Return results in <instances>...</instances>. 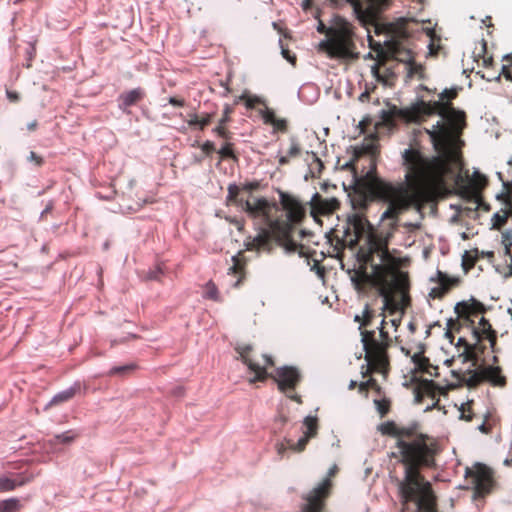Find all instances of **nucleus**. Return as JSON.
<instances>
[{
    "mask_svg": "<svg viewBox=\"0 0 512 512\" xmlns=\"http://www.w3.org/2000/svg\"><path fill=\"white\" fill-rule=\"evenodd\" d=\"M369 170L363 176L377 190L380 198L393 207V214L398 220L399 215L418 204L425 197V186L437 185L445 181L451 172L448 160L435 158L430 161L419 150L412 147L402 152V164L406 170L404 181L392 183L375 175L376 165L371 159Z\"/></svg>",
    "mask_w": 512,
    "mask_h": 512,
    "instance_id": "1",
    "label": "nucleus"
},
{
    "mask_svg": "<svg viewBox=\"0 0 512 512\" xmlns=\"http://www.w3.org/2000/svg\"><path fill=\"white\" fill-rule=\"evenodd\" d=\"M457 94V88L444 89L439 94L438 100L426 101L423 98H418L411 104L410 110L418 118L432 115L440 117L431 129H426V132L441 158L460 166L462 156L454 146L457 135L466 126V115L464 111L455 108L451 103Z\"/></svg>",
    "mask_w": 512,
    "mask_h": 512,
    "instance_id": "2",
    "label": "nucleus"
},
{
    "mask_svg": "<svg viewBox=\"0 0 512 512\" xmlns=\"http://www.w3.org/2000/svg\"><path fill=\"white\" fill-rule=\"evenodd\" d=\"M418 424L410 427H400L397 446L404 464V479L399 481V495L404 506L412 504L413 512H436L434 509L435 496L429 481L419 473L422 464V446L418 442H408L403 438L416 435Z\"/></svg>",
    "mask_w": 512,
    "mask_h": 512,
    "instance_id": "3",
    "label": "nucleus"
},
{
    "mask_svg": "<svg viewBox=\"0 0 512 512\" xmlns=\"http://www.w3.org/2000/svg\"><path fill=\"white\" fill-rule=\"evenodd\" d=\"M350 222L358 229H364L367 227L368 235L366 237L365 245L369 246V252L372 254H381V261L386 259L389 253V242L398 228V220H392V222L387 225L388 230L385 233L381 232L380 234L374 232L372 224L362 215H353L350 218Z\"/></svg>",
    "mask_w": 512,
    "mask_h": 512,
    "instance_id": "4",
    "label": "nucleus"
},
{
    "mask_svg": "<svg viewBox=\"0 0 512 512\" xmlns=\"http://www.w3.org/2000/svg\"><path fill=\"white\" fill-rule=\"evenodd\" d=\"M240 191L241 188L237 184H229L227 199L235 202L250 217L261 218L267 221L269 219L270 212V204L268 200L264 197H260L256 198L254 202H251L249 199L239 197Z\"/></svg>",
    "mask_w": 512,
    "mask_h": 512,
    "instance_id": "5",
    "label": "nucleus"
},
{
    "mask_svg": "<svg viewBox=\"0 0 512 512\" xmlns=\"http://www.w3.org/2000/svg\"><path fill=\"white\" fill-rule=\"evenodd\" d=\"M338 471V467L333 465L327 477L319 483L307 496L302 505L301 512H322L324 507V499L328 496L332 482L330 477L334 476Z\"/></svg>",
    "mask_w": 512,
    "mask_h": 512,
    "instance_id": "6",
    "label": "nucleus"
},
{
    "mask_svg": "<svg viewBox=\"0 0 512 512\" xmlns=\"http://www.w3.org/2000/svg\"><path fill=\"white\" fill-rule=\"evenodd\" d=\"M466 477H471L474 484L473 499H483L488 495L494 486L491 471L482 464H477L475 469L466 468Z\"/></svg>",
    "mask_w": 512,
    "mask_h": 512,
    "instance_id": "7",
    "label": "nucleus"
},
{
    "mask_svg": "<svg viewBox=\"0 0 512 512\" xmlns=\"http://www.w3.org/2000/svg\"><path fill=\"white\" fill-rule=\"evenodd\" d=\"M301 429L303 430V435L298 439L297 442H294L292 439L285 437L284 440L286 444L283 442L277 444V450L280 455L283 454L287 448L297 452L303 451L308 441L317 433V418L313 416L305 417Z\"/></svg>",
    "mask_w": 512,
    "mask_h": 512,
    "instance_id": "8",
    "label": "nucleus"
},
{
    "mask_svg": "<svg viewBox=\"0 0 512 512\" xmlns=\"http://www.w3.org/2000/svg\"><path fill=\"white\" fill-rule=\"evenodd\" d=\"M334 48L337 56L357 58L358 54L354 53V33L349 24L345 23L337 32L334 39Z\"/></svg>",
    "mask_w": 512,
    "mask_h": 512,
    "instance_id": "9",
    "label": "nucleus"
},
{
    "mask_svg": "<svg viewBox=\"0 0 512 512\" xmlns=\"http://www.w3.org/2000/svg\"><path fill=\"white\" fill-rule=\"evenodd\" d=\"M237 350H239V353L242 357L244 364H246L248 366L250 371L255 373L254 381L255 380H259V381L264 380L267 376V372H266L267 367L274 366V361H273L272 356H270L268 354H263L262 357L265 361V364H264V366H261L259 363L254 362L253 360H251L250 358H248L246 356V353L251 350L250 345H246L243 348H237Z\"/></svg>",
    "mask_w": 512,
    "mask_h": 512,
    "instance_id": "10",
    "label": "nucleus"
},
{
    "mask_svg": "<svg viewBox=\"0 0 512 512\" xmlns=\"http://www.w3.org/2000/svg\"><path fill=\"white\" fill-rule=\"evenodd\" d=\"M301 379V375L295 367L283 366L276 371V381L280 390H294Z\"/></svg>",
    "mask_w": 512,
    "mask_h": 512,
    "instance_id": "11",
    "label": "nucleus"
},
{
    "mask_svg": "<svg viewBox=\"0 0 512 512\" xmlns=\"http://www.w3.org/2000/svg\"><path fill=\"white\" fill-rule=\"evenodd\" d=\"M431 281L438 283L436 287H433L429 292V297L433 299L443 298L451 289L453 285L457 284V280L451 278L448 274L437 270L436 277H431Z\"/></svg>",
    "mask_w": 512,
    "mask_h": 512,
    "instance_id": "12",
    "label": "nucleus"
},
{
    "mask_svg": "<svg viewBox=\"0 0 512 512\" xmlns=\"http://www.w3.org/2000/svg\"><path fill=\"white\" fill-rule=\"evenodd\" d=\"M146 96L145 90L141 87L134 88L129 91L122 92L117 99L118 108L124 114H131L129 108L142 101Z\"/></svg>",
    "mask_w": 512,
    "mask_h": 512,
    "instance_id": "13",
    "label": "nucleus"
},
{
    "mask_svg": "<svg viewBox=\"0 0 512 512\" xmlns=\"http://www.w3.org/2000/svg\"><path fill=\"white\" fill-rule=\"evenodd\" d=\"M32 476L16 474L12 477L0 476V491H12L16 487L23 486L30 482Z\"/></svg>",
    "mask_w": 512,
    "mask_h": 512,
    "instance_id": "14",
    "label": "nucleus"
},
{
    "mask_svg": "<svg viewBox=\"0 0 512 512\" xmlns=\"http://www.w3.org/2000/svg\"><path fill=\"white\" fill-rule=\"evenodd\" d=\"M479 326L480 329L475 327L472 329L473 336L476 338L477 341H479L482 336H486L491 342V345L493 346L497 338V333L492 328L489 320L486 319L485 317H481L479 321Z\"/></svg>",
    "mask_w": 512,
    "mask_h": 512,
    "instance_id": "15",
    "label": "nucleus"
},
{
    "mask_svg": "<svg viewBox=\"0 0 512 512\" xmlns=\"http://www.w3.org/2000/svg\"><path fill=\"white\" fill-rule=\"evenodd\" d=\"M485 379L494 386L503 387L506 385V378L498 367L488 366L484 371Z\"/></svg>",
    "mask_w": 512,
    "mask_h": 512,
    "instance_id": "16",
    "label": "nucleus"
},
{
    "mask_svg": "<svg viewBox=\"0 0 512 512\" xmlns=\"http://www.w3.org/2000/svg\"><path fill=\"white\" fill-rule=\"evenodd\" d=\"M80 390V384L78 382L74 383V385L69 388L58 392L50 401V404H58L62 402H66L74 397V395Z\"/></svg>",
    "mask_w": 512,
    "mask_h": 512,
    "instance_id": "17",
    "label": "nucleus"
},
{
    "mask_svg": "<svg viewBox=\"0 0 512 512\" xmlns=\"http://www.w3.org/2000/svg\"><path fill=\"white\" fill-rule=\"evenodd\" d=\"M372 72L377 81L383 83L384 85H392L397 76V73L391 67H386L383 73H381L376 68H373Z\"/></svg>",
    "mask_w": 512,
    "mask_h": 512,
    "instance_id": "18",
    "label": "nucleus"
},
{
    "mask_svg": "<svg viewBox=\"0 0 512 512\" xmlns=\"http://www.w3.org/2000/svg\"><path fill=\"white\" fill-rule=\"evenodd\" d=\"M361 334V343L363 345V349L366 352L365 359L367 361V365L370 363V356H369V341H372L375 345H378V342L375 338V331L374 330H363L361 328L360 330Z\"/></svg>",
    "mask_w": 512,
    "mask_h": 512,
    "instance_id": "19",
    "label": "nucleus"
},
{
    "mask_svg": "<svg viewBox=\"0 0 512 512\" xmlns=\"http://www.w3.org/2000/svg\"><path fill=\"white\" fill-rule=\"evenodd\" d=\"M367 262L371 264L372 273L374 275H380L383 271V265L382 263L385 261H381V254L379 253H370L369 252V246H367Z\"/></svg>",
    "mask_w": 512,
    "mask_h": 512,
    "instance_id": "20",
    "label": "nucleus"
},
{
    "mask_svg": "<svg viewBox=\"0 0 512 512\" xmlns=\"http://www.w3.org/2000/svg\"><path fill=\"white\" fill-rule=\"evenodd\" d=\"M77 437H78V434L74 430H67L65 432L55 434L53 436V439L51 440V443L54 445H56V444L69 445Z\"/></svg>",
    "mask_w": 512,
    "mask_h": 512,
    "instance_id": "21",
    "label": "nucleus"
},
{
    "mask_svg": "<svg viewBox=\"0 0 512 512\" xmlns=\"http://www.w3.org/2000/svg\"><path fill=\"white\" fill-rule=\"evenodd\" d=\"M137 368L135 363H128L124 365L113 366L107 373L108 376L124 377L132 373Z\"/></svg>",
    "mask_w": 512,
    "mask_h": 512,
    "instance_id": "22",
    "label": "nucleus"
},
{
    "mask_svg": "<svg viewBox=\"0 0 512 512\" xmlns=\"http://www.w3.org/2000/svg\"><path fill=\"white\" fill-rule=\"evenodd\" d=\"M339 207L340 201L335 197H331L328 199H323V202L318 212L321 214H330L337 210Z\"/></svg>",
    "mask_w": 512,
    "mask_h": 512,
    "instance_id": "23",
    "label": "nucleus"
},
{
    "mask_svg": "<svg viewBox=\"0 0 512 512\" xmlns=\"http://www.w3.org/2000/svg\"><path fill=\"white\" fill-rule=\"evenodd\" d=\"M425 346L419 344V351L411 356V360L418 369H422L424 365H429V359L424 356Z\"/></svg>",
    "mask_w": 512,
    "mask_h": 512,
    "instance_id": "24",
    "label": "nucleus"
},
{
    "mask_svg": "<svg viewBox=\"0 0 512 512\" xmlns=\"http://www.w3.org/2000/svg\"><path fill=\"white\" fill-rule=\"evenodd\" d=\"M287 210L289 213V217L296 218L304 214V207L302 204L295 198H291L289 203H287Z\"/></svg>",
    "mask_w": 512,
    "mask_h": 512,
    "instance_id": "25",
    "label": "nucleus"
},
{
    "mask_svg": "<svg viewBox=\"0 0 512 512\" xmlns=\"http://www.w3.org/2000/svg\"><path fill=\"white\" fill-rule=\"evenodd\" d=\"M21 507L17 498H10L0 502V512H17Z\"/></svg>",
    "mask_w": 512,
    "mask_h": 512,
    "instance_id": "26",
    "label": "nucleus"
},
{
    "mask_svg": "<svg viewBox=\"0 0 512 512\" xmlns=\"http://www.w3.org/2000/svg\"><path fill=\"white\" fill-rule=\"evenodd\" d=\"M378 430L383 435H391L398 438L400 433V427H398L394 422L388 421L385 423H382L378 426Z\"/></svg>",
    "mask_w": 512,
    "mask_h": 512,
    "instance_id": "27",
    "label": "nucleus"
},
{
    "mask_svg": "<svg viewBox=\"0 0 512 512\" xmlns=\"http://www.w3.org/2000/svg\"><path fill=\"white\" fill-rule=\"evenodd\" d=\"M204 297L210 300L218 301V289L216 285L209 281L205 286Z\"/></svg>",
    "mask_w": 512,
    "mask_h": 512,
    "instance_id": "28",
    "label": "nucleus"
},
{
    "mask_svg": "<svg viewBox=\"0 0 512 512\" xmlns=\"http://www.w3.org/2000/svg\"><path fill=\"white\" fill-rule=\"evenodd\" d=\"M502 243L505 248V255H511V248H512V230L508 229L505 232L502 233Z\"/></svg>",
    "mask_w": 512,
    "mask_h": 512,
    "instance_id": "29",
    "label": "nucleus"
},
{
    "mask_svg": "<svg viewBox=\"0 0 512 512\" xmlns=\"http://www.w3.org/2000/svg\"><path fill=\"white\" fill-rule=\"evenodd\" d=\"M373 317H374V311L370 308V305L368 303H366L364 306V310H363V322L359 326V330H361V328L363 326L371 325Z\"/></svg>",
    "mask_w": 512,
    "mask_h": 512,
    "instance_id": "30",
    "label": "nucleus"
},
{
    "mask_svg": "<svg viewBox=\"0 0 512 512\" xmlns=\"http://www.w3.org/2000/svg\"><path fill=\"white\" fill-rule=\"evenodd\" d=\"M319 50L327 52L331 56H336L335 48H334V40L331 41L330 39H323L319 43Z\"/></svg>",
    "mask_w": 512,
    "mask_h": 512,
    "instance_id": "31",
    "label": "nucleus"
},
{
    "mask_svg": "<svg viewBox=\"0 0 512 512\" xmlns=\"http://www.w3.org/2000/svg\"><path fill=\"white\" fill-rule=\"evenodd\" d=\"M473 181L475 182V185L479 189L486 187L488 184V178L484 174H482L479 170H475L473 172Z\"/></svg>",
    "mask_w": 512,
    "mask_h": 512,
    "instance_id": "32",
    "label": "nucleus"
},
{
    "mask_svg": "<svg viewBox=\"0 0 512 512\" xmlns=\"http://www.w3.org/2000/svg\"><path fill=\"white\" fill-rule=\"evenodd\" d=\"M222 158H234V151L231 143H225L218 151Z\"/></svg>",
    "mask_w": 512,
    "mask_h": 512,
    "instance_id": "33",
    "label": "nucleus"
},
{
    "mask_svg": "<svg viewBox=\"0 0 512 512\" xmlns=\"http://www.w3.org/2000/svg\"><path fill=\"white\" fill-rule=\"evenodd\" d=\"M323 197L319 193H314L309 201V204L311 206V209L313 211H319L321 204L323 202Z\"/></svg>",
    "mask_w": 512,
    "mask_h": 512,
    "instance_id": "34",
    "label": "nucleus"
},
{
    "mask_svg": "<svg viewBox=\"0 0 512 512\" xmlns=\"http://www.w3.org/2000/svg\"><path fill=\"white\" fill-rule=\"evenodd\" d=\"M279 45L281 47V54L283 58H285L292 65H295L296 56L294 54H291V52L288 49L284 48L282 39H279Z\"/></svg>",
    "mask_w": 512,
    "mask_h": 512,
    "instance_id": "35",
    "label": "nucleus"
},
{
    "mask_svg": "<svg viewBox=\"0 0 512 512\" xmlns=\"http://www.w3.org/2000/svg\"><path fill=\"white\" fill-rule=\"evenodd\" d=\"M469 374H470V376L467 381V385L473 386V387L477 386L482 380L480 373L476 370H471V371H469Z\"/></svg>",
    "mask_w": 512,
    "mask_h": 512,
    "instance_id": "36",
    "label": "nucleus"
},
{
    "mask_svg": "<svg viewBox=\"0 0 512 512\" xmlns=\"http://www.w3.org/2000/svg\"><path fill=\"white\" fill-rule=\"evenodd\" d=\"M404 69L407 71V77H413L414 75L422 71V67L417 64H404Z\"/></svg>",
    "mask_w": 512,
    "mask_h": 512,
    "instance_id": "37",
    "label": "nucleus"
},
{
    "mask_svg": "<svg viewBox=\"0 0 512 512\" xmlns=\"http://www.w3.org/2000/svg\"><path fill=\"white\" fill-rule=\"evenodd\" d=\"M493 221V228H499L500 226H503L507 222V214L500 215L499 212L495 213L492 217Z\"/></svg>",
    "mask_w": 512,
    "mask_h": 512,
    "instance_id": "38",
    "label": "nucleus"
},
{
    "mask_svg": "<svg viewBox=\"0 0 512 512\" xmlns=\"http://www.w3.org/2000/svg\"><path fill=\"white\" fill-rule=\"evenodd\" d=\"M291 141V146L287 152V156L290 158V157H296L299 155L300 153V147H299V144L296 140V138L292 137L290 139Z\"/></svg>",
    "mask_w": 512,
    "mask_h": 512,
    "instance_id": "39",
    "label": "nucleus"
},
{
    "mask_svg": "<svg viewBox=\"0 0 512 512\" xmlns=\"http://www.w3.org/2000/svg\"><path fill=\"white\" fill-rule=\"evenodd\" d=\"M355 10L361 9L364 5H371L378 0H346Z\"/></svg>",
    "mask_w": 512,
    "mask_h": 512,
    "instance_id": "40",
    "label": "nucleus"
},
{
    "mask_svg": "<svg viewBox=\"0 0 512 512\" xmlns=\"http://www.w3.org/2000/svg\"><path fill=\"white\" fill-rule=\"evenodd\" d=\"M378 296L383 299V307L382 310H386L389 305V294L388 291L384 287L377 288Z\"/></svg>",
    "mask_w": 512,
    "mask_h": 512,
    "instance_id": "41",
    "label": "nucleus"
},
{
    "mask_svg": "<svg viewBox=\"0 0 512 512\" xmlns=\"http://www.w3.org/2000/svg\"><path fill=\"white\" fill-rule=\"evenodd\" d=\"M386 324L385 317L381 320L380 326L378 327L379 335L384 343H388L390 341V337L388 332L384 329V325Z\"/></svg>",
    "mask_w": 512,
    "mask_h": 512,
    "instance_id": "42",
    "label": "nucleus"
},
{
    "mask_svg": "<svg viewBox=\"0 0 512 512\" xmlns=\"http://www.w3.org/2000/svg\"><path fill=\"white\" fill-rule=\"evenodd\" d=\"M167 103L172 105L173 107H184L186 104V102L183 98H178L175 96L168 97Z\"/></svg>",
    "mask_w": 512,
    "mask_h": 512,
    "instance_id": "43",
    "label": "nucleus"
},
{
    "mask_svg": "<svg viewBox=\"0 0 512 512\" xmlns=\"http://www.w3.org/2000/svg\"><path fill=\"white\" fill-rule=\"evenodd\" d=\"M162 275H163L162 269L160 267H157V268L149 271L147 278L149 280L158 281V280H160Z\"/></svg>",
    "mask_w": 512,
    "mask_h": 512,
    "instance_id": "44",
    "label": "nucleus"
},
{
    "mask_svg": "<svg viewBox=\"0 0 512 512\" xmlns=\"http://www.w3.org/2000/svg\"><path fill=\"white\" fill-rule=\"evenodd\" d=\"M190 118L185 120L187 125L192 128H199L200 129V119L197 116V114H190Z\"/></svg>",
    "mask_w": 512,
    "mask_h": 512,
    "instance_id": "45",
    "label": "nucleus"
},
{
    "mask_svg": "<svg viewBox=\"0 0 512 512\" xmlns=\"http://www.w3.org/2000/svg\"><path fill=\"white\" fill-rule=\"evenodd\" d=\"M201 150L206 154V155H210L211 153H213L215 151V145L213 142L211 141H205L202 146H201Z\"/></svg>",
    "mask_w": 512,
    "mask_h": 512,
    "instance_id": "46",
    "label": "nucleus"
},
{
    "mask_svg": "<svg viewBox=\"0 0 512 512\" xmlns=\"http://www.w3.org/2000/svg\"><path fill=\"white\" fill-rule=\"evenodd\" d=\"M504 76L507 80L512 81V73L508 70V67L506 65H502L501 73L495 76V80L499 81L501 76Z\"/></svg>",
    "mask_w": 512,
    "mask_h": 512,
    "instance_id": "47",
    "label": "nucleus"
},
{
    "mask_svg": "<svg viewBox=\"0 0 512 512\" xmlns=\"http://www.w3.org/2000/svg\"><path fill=\"white\" fill-rule=\"evenodd\" d=\"M28 161H33L37 167H40L44 163V159L37 155L34 151H31L28 156Z\"/></svg>",
    "mask_w": 512,
    "mask_h": 512,
    "instance_id": "48",
    "label": "nucleus"
},
{
    "mask_svg": "<svg viewBox=\"0 0 512 512\" xmlns=\"http://www.w3.org/2000/svg\"><path fill=\"white\" fill-rule=\"evenodd\" d=\"M264 231L258 233V235L254 238V242L255 244L257 245L258 248H262V247H265L266 246V238H265V235H264Z\"/></svg>",
    "mask_w": 512,
    "mask_h": 512,
    "instance_id": "49",
    "label": "nucleus"
},
{
    "mask_svg": "<svg viewBox=\"0 0 512 512\" xmlns=\"http://www.w3.org/2000/svg\"><path fill=\"white\" fill-rule=\"evenodd\" d=\"M375 88V86H373L372 88H369L368 85L366 84V89L364 92H362L359 97H358V100L362 103H366L370 100V93H371V90H373Z\"/></svg>",
    "mask_w": 512,
    "mask_h": 512,
    "instance_id": "50",
    "label": "nucleus"
},
{
    "mask_svg": "<svg viewBox=\"0 0 512 512\" xmlns=\"http://www.w3.org/2000/svg\"><path fill=\"white\" fill-rule=\"evenodd\" d=\"M393 209H394L393 207H390L388 205V208L382 213L380 220L381 221L388 220V219L396 220V216H394V214H393Z\"/></svg>",
    "mask_w": 512,
    "mask_h": 512,
    "instance_id": "51",
    "label": "nucleus"
},
{
    "mask_svg": "<svg viewBox=\"0 0 512 512\" xmlns=\"http://www.w3.org/2000/svg\"><path fill=\"white\" fill-rule=\"evenodd\" d=\"M272 125L275 129L282 132L286 131L287 129V121L285 119H276Z\"/></svg>",
    "mask_w": 512,
    "mask_h": 512,
    "instance_id": "52",
    "label": "nucleus"
},
{
    "mask_svg": "<svg viewBox=\"0 0 512 512\" xmlns=\"http://www.w3.org/2000/svg\"><path fill=\"white\" fill-rule=\"evenodd\" d=\"M454 323V320L452 318L447 320V330L444 334L445 338L449 340L450 343H453L454 335L451 331V325Z\"/></svg>",
    "mask_w": 512,
    "mask_h": 512,
    "instance_id": "53",
    "label": "nucleus"
},
{
    "mask_svg": "<svg viewBox=\"0 0 512 512\" xmlns=\"http://www.w3.org/2000/svg\"><path fill=\"white\" fill-rule=\"evenodd\" d=\"M403 227L408 231V232H414L416 230H419L421 228V223L420 222H416V223H413V222H405L403 224Z\"/></svg>",
    "mask_w": 512,
    "mask_h": 512,
    "instance_id": "54",
    "label": "nucleus"
},
{
    "mask_svg": "<svg viewBox=\"0 0 512 512\" xmlns=\"http://www.w3.org/2000/svg\"><path fill=\"white\" fill-rule=\"evenodd\" d=\"M263 119L265 121V123H268V124H273V122L277 119L274 112L271 111V110H267L264 114H263Z\"/></svg>",
    "mask_w": 512,
    "mask_h": 512,
    "instance_id": "55",
    "label": "nucleus"
},
{
    "mask_svg": "<svg viewBox=\"0 0 512 512\" xmlns=\"http://www.w3.org/2000/svg\"><path fill=\"white\" fill-rule=\"evenodd\" d=\"M53 208H54V203H53L52 200H50L46 204V206L43 209V211L40 213L39 220H42L46 214L50 213L53 210Z\"/></svg>",
    "mask_w": 512,
    "mask_h": 512,
    "instance_id": "56",
    "label": "nucleus"
},
{
    "mask_svg": "<svg viewBox=\"0 0 512 512\" xmlns=\"http://www.w3.org/2000/svg\"><path fill=\"white\" fill-rule=\"evenodd\" d=\"M474 203L476 204V206H475V207H466V208L464 209V213L466 214V216H468V217H474V214H476V213H477V210H478V208H479V202H478V201H475Z\"/></svg>",
    "mask_w": 512,
    "mask_h": 512,
    "instance_id": "57",
    "label": "nucleus"
},
{
    "mask_svg": "<svg viewBox=\"0 0 512 512\" xmlns=\"http://www.w3.org/2000/svg\"><path fill=\"white\" fill-rule=\"evenodd\" d=\"M6 96L11 102H18L20 100V95L16 91L6 90Z\"/></svg>",
    "mask_w": 512,
    "mask_h": 512,
    "instance_id": "58",
    "label": "nucleus"
},
{
    "mask_svg": "<svg viewBox=\"0 0 512 512\" xmlns=\"http://www.w3.org/2000/svg\"><path fill=\"white\" fill-rule=\"evenodd\" d=\"M473 252H475L476 257L481 256L482 258H493L494 252L493 251H479L478 249H475Z\"/></svg>",
    "mask_w": 512,
    "mask_h": 512,
    "instance_id": "59",
    "label": "nucleus"
},
{
    "mask_svg": "<svg viewBox=\"0 0 512 512\" xmlns=\"http://www.w3.org/2000/svg\"><path fill=\"white\" fill-rule=\"evenodd\" d=\"M257 188H258V183L250 182V183L244 184L241 189L248 193H251L252 191L256 190Z\"/></svg>",
    "mask_w": 512,
    "mask_h": 512,
    "instance_id": "60",
    "label": "nucleus"
},
{
    "mask_svg": "<svg viewBox=\"0 0 512 512\" xmlns=\"http://www.w3.org/2000/svg\"><path fill=\"white\" fill-rule=\"evenodd\" d=\"M330 30V28H328L323 21H321L320 19L318 20V25H317V31L321 34H326L328 33V31Z\"/></svg>",
    "mask_w": 512,
    "mask_h": 512,
    "instance_id": "61",
    "label": "nucleus"
},
{
    "mask_svg": "<svg viewBox=\"0 0 512 512\" xmlns=\"http://www.w3.org/2000/svg\"><path fill=\"white\" fill-rule=\"evenodd\" d=\"M375 404L377 405V410L382 416H384L388 412V407L382 404L380 401L375 400Z\"/></svg>",
    "mask_w": 512,
    "mask_h": 512,
    "instance_id": "62",
    "label": "nucleus"
},
{
    "mask_svg": "<svg viewBox=\"0 0 512 512\" xmlns=\"http://www.w3.org/2000/svg\"><path fill=\"white\" fill-rule=\"evenodd\" d=\"M215 132L218 134L219 137L228 139V132L221 125L215 128Z\"/></svg>",
    "mask_w": 512,
    "mask_h": 512,
    "instance_id": "63",
    "label": "nucleus"
},
{
    "mask_svg": "<svg viewBox=\"0 0 512 512\" xmlns=\"http://www.w3.org/2000/svg\"><path fill=\"white\" fill-rule=\"evenodd\" d=\"M456 347H464L467 351L470 348V344L467 342V340L463 337H460L456 343Z\"/></svg>",
    "mask_w": 512,
    "mask_h": 512,
    "instance_id": "64",
    "label": "nucleus"
}]
</instances>
